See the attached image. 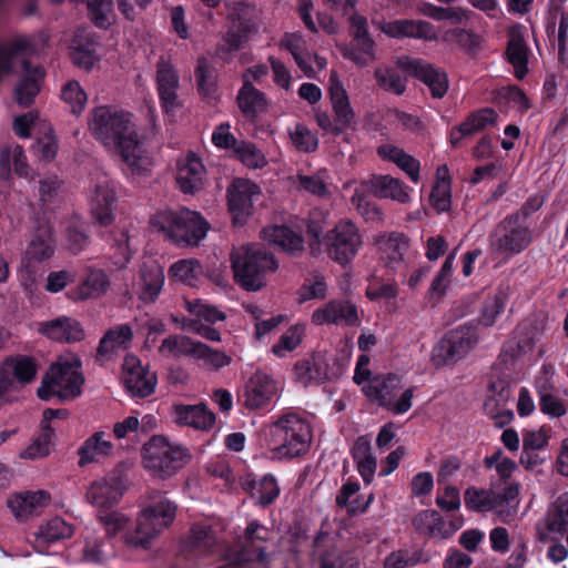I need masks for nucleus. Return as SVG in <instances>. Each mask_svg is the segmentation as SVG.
<instances>
[{
    "label": "nucleus",
    "instance_id": "f257e3e1",
    "mask_svg": "<svg viewBox=\"0 0 568 568\" xmlns=\"http://www.w3.org/2000/svg\"><path fill=\"white\" fill-rule=\"evenodd\" d=\"M88 129L109 152L122 159L131 174L144 175L151 171L153 160L130 112L111 105L97 106L89 114Z\"/></svg>",
    "mask_w": 568,
    "mask_h": 568
},
{
    "label": "nucleus",
    "instance_id": "f03ea898",
    "mask_svg": "<svg viewBox=\"0 0 568 568\" xmlns=\"http://www.w3.org/2000/svg\"><path fill=\"white\" fill-rule=\"evenodd\" d=\"M313 438L312 427L301 412L286 409L273 417L268 426L271 459L287 460L306 454Z\"/></svg>",
    "mask_w": 568,
    "mask_h": 568
},
{
    "label": "nucleus",
    "instance_id": "7ed1b4c3",
    "mask_svg": "<svg viewBox=\"0 0 568 568\" xmlns=\"http://www.w3.org/2000/svg\"><path fill=\"white\" fill-rule=\"evenodd\" d=\"M150 226L180 247L197 246L210 230L209 222L201 213L187 207L159 210L151 216Z\"/></svg>",
    "mask_w": 568,
    "mask_h": 568
},
{
    "label": "nucleus",
    "instance_id": "20e7f679",
    "mask_svg": "<svg viewBox=\"0 0 568 568\" xmlns=\"http://www.w3.org/2000/svg\"><path fill=\"white\" fill-rule=\"evenodd\" d=\"M31 50V42L24 36L4 41L0 44V80L13 71L17 62H22L23 78L19 81L14 90L16 101L23 106L29 105L40 91V82L44 77L41 67H31L26 60V55Z\"/></svg>",
    "mask_w": 568,
    "mask_h": 568
},
{
    "label": "nucleus",
    "instance_id": "39448f33",
    "mask_svg": "<svg viewBox=\"0 0 568 568\" xmlns=\"http://www.w3.org/2000/svg\"><path fill=\"white\" fill-rule=\"evenodd\" d=\"M81 365L80 358L73 353L60 355L43 376L38 396L43 400L54 397L69 400L80 396L84 384Z\"/></svg>",
    "mask_w": 568,
    "mask_h": 568
},
{
    "label": "nucleus",
    "instance_id": "423d86ee",
    "mask_svg": "<svg viewBox=\"0 0 568 568\" xmlns=\"http://www.w3.org/2000/svg\"><path fill=\"white\" fill-rule=\"evenodd\" d=\"M231 262L236 282L251 292L262 290L266 285V276L278 267L274 256L257 244L234 248Z\"/></svg>",
    "mask_w": 568,
    "mask_h": 568
},
{
    "label": "nucleus",
    "instance_id": "0eeeda50",
    "mask_svg": "<svg viewBox=\"0 0 568 568\" xmlns=\"http://www.w3.org/2000/svg\"><path fill=\"white\" fill-rule=\"evenodd\" d=\"M191 460L186 447L164 436H153L143 446V465L151 476L166 479L174 476Z\"/></svg>",
    "mask_w": 568,
    "mask_h": 568
},
{
    "label": "nucleus",
    "instance_id": "6e6552de",
    "mask_svg": "<svg viewBox=\"0 0 568 568\" xmlns=\"http://www.w3.org/2000/svg\"><path fill=\"white\" fill-rule=\"evenodd\" d=\"M530 243V229L526 219L519 214L506 216L489 236L491 253L498 260L496 266L524 252Z\"/></svg>",
    "mask_w": 568,
    "mask_h": 568
},
{
    "label": "nucleus",
    "instance_id": "1a4fd4ad",
    "mask_svg": "<svg viewBox=\"0 0 568 568\" xmlns=\"http://www.w3.org/2000/svg\"><path fill=\"white\" fill-rule=\"evenodd\" d=\"M176 509V505L165 497L151 501L138 515L135 530L125 536V542L148 548L151 541L174 521Z\"/></svg>",
    "mask_w": 568,
    "mask_h": 568
},
{
    "label": "nucleus",
    "instance_id": "9d476101",
    "mask_svg": "<svg viewBox=\"0 0 568 568\" xmlns=\"http://www.w3.org/2000/svg\"><path fill=\"white\" fill-rule=\"evenodd\" d=\"M365 396L393 415L406 414L413 406L414 387L405 388L399 375L374 377L362 387Z\"/></svg>",
    "mask_w": 568,
    "mask_h": 568
},
{
    "label": "nucleus",
    "instance_id": "9b49d317",
    "mask_svg": "<svg viewBox=\"0 0 568 568\" xmlns=\"http://www.w3.org/2000/svg\"><path fill=\"white\" fill-rule=\"evenodd\" d=\"M55 253V239L53 229L49 224H41L32 234L22 256V266L18 276L24 290L32 294L36 288V264L50 260Z\"/></svg>",
    "mask_w": 568,
    "mask_h": 568
},
{
    "label": "nucleus",
    "instance_id": "f8f14e48",
    "mask_svg": "<svg viewBox=\"0 0 568 568\" xmlns=\"http://www.w3.org/2000/svg\"><path fill=\"white\" fill-rule=\"evenodd\" d=\"M363 245V236L357 225L349 219H341L321 240L331 260L341 264H349Z\"/></svg>",
    "mask_w": 568,
    "mask_h": 568
},
{
    "label": "nucleus",
    "instance_id": "ddd939ff",
    "mask_svg": "<svg viewBox=\"0 0 568 568\" xmlns=\"http://www.w3.org/2000/svg\"><path fill=\"white\" fill-rule=\"evenodd\" d=\"M270 536V530L258 521L248 523L241 540V550L234 556L227 552L225 555L226 562L217 568H251L255 559L267 565L268 556L264 544Z\"/></svg>",
    "mask_w": 568,
    "mask_h": 568
},
{
    "label": "nucleus",
    "instance_id": "4468645a",
    "mask_svg": "<svg viewBox=\"0 0 568 568\" xmlns=\"http://www.w3.org/2000/svg\"><path fill=\"white\" fill-rule=\"evenodd\" d=\"M119 184L105 173H99L91 180L88 202L92 217L102 226L110 225L115 219Z\"/></svg>",
    "mask_w": 568,
    "mask_h": 568
},
{
    "label": "nucleus",
    "instance_id": "2eb2a0df",
    "mask_svg": "<svg viewBox=\"0 0 568 568\" xmlns=\"http://www.w3.org/2000/svg\"><path fill=\"white\" fill-rule=\"evenodd\" d=\"M328 95L336 122L333 123L325 113L318 114L316 119L323 130L337 135L355 123V112L351 105L348 93L336 71H331L329 74Z\"/></svg>",
    "mask_w": 568,
    "mask_h": 568
},
{
    "label": "nucleus",
    "instance_id": "dca6fc26",
    "mask_svg": "<svg viewBox=\"0 0 568 568\" xmlns=\"http://www.w3.org/2000/svg\"><path fill=\"white\" fill-rule=\"evenodd\" d=\"M477 328L459 326L450 331L440 343L434 347L432 362L436 367L446 366L463 358L478 342Z\"/></svg>",
    "mask_w": 568,
    "mask_h": 568
},
{
    "label": "nucleus",
    "instance_id": "f3484780",
    "mask_svg": "<svg viewBox=\"0 0 568 568\" xmlns=\"http://www.w3.org/2000/svg\"><path fill=\"white\" fill-rule=\"evenodd\" d=\"M122 383L133 397L144 398L154 393L158 379L140 358L126 355L122 365Z\"/></svg>",
    "mask_w": 568,
    "mask_h": 568
},
{
    "label": "nucleus",
    "instance_id": "a211bd4d",
    "mask_svg": "<svg viewBox=\"0 0 568 568\" xmlns=\"http://www.w3.org/2000/svg\"><path fill=\"white\" fill-rule=\"evenodd\" d=\"M155 84L162 110L174 115L182 106L179 99L180 78L174 65L166 59H161L156 64Z\"/></svg>",
    "mask_w": 568,
    "mask_h": 568
},
{
    "label": "nucleus",
    "instance_id": "6ab92c4d",
    "mask_svg": "<svg viewBox=\"0 0 568 568\" xmlns=\"http://www.w3.org/2000/svg\"><path fill=\"white\" fill-rule=\"evenodd\" d=\"M397 65L408 75L416 77L424 82L434 98H443L448 90V80L445 72L435 69L422 59L402 57Z\"/></svg>",
    "mask_w": 568,
    "mask_h": 568
},
{
    "label": "nucleus",
    "instance_id": "aec40b11",
    "mask_svg": "<svg viewBox=\"0 0 568 568\" xmlns=\"http://www.w3.org/2000/svg\"><path fill=\"white\" fill-rule=\"evenodd\" d=\"M206 170L201 158L189 151L176 160L175 181L184 194H194L205 185Z\"/></svg>",
    "mask_w": 568,
    "mask_h": 568
},
{
    "label": "nucleus",
    "instance_id": "412c9836",
    "mask_svg": "<svg viewBox=\"0 0 568 568\" xmlns=\"http://www.w3.org/2000/svg\"><path fill=\"white\" fill-rule=\"evenodd\" d=\"M260 186L248 179H234L227 189L229 210L235 223H242L251 214Z\"/></svg>",
    "mask_w": 568,
    "mask_h": 568
},
{
    "label": "nucleus",
    "instance_id": "4be33fe9",
    "mask_svg": "<svg viewBox=\"0 0 568 568\" xmlns=\"http://www.w3.org/2000/svg\"><path fill=\"white\" fill-rule=\"evenodd\" d=\"M379 29L389 38H412L426 42L438 41L436 27L426 20L399 19L379 23Z\"/></svg>",
    "mask_w": 568,
    "mask_h": 568
},
{
    "label": "nucleus",
    "instance_id": "5701e85b",
    "mask_svg": "<svg viewBox=\"0 0 568 568\" xmlns=\"http://www.w3.org/2000/svg\"><path fill=\"white\" fill-rule=\"evenodd\" d=\"M277 383L267 374L256 372L247 381L244 389V405L254 410L268 407L278 396Z\"/></svg>",
    "mask_w": 568,
    "mask_h": 568
},
{
    "label": "nucleus",
    "instance_id": "b1692460",
    "mask_svg": "<svg viewBox=\"0 0 568 568\" xmlns=\"http://www.w3.org/2000/svg\"><path fill=\"white\" fill-rule=\"evenodd\" d=\"M311 320L317 326L331 324L353 326L358 323V312L349 301L332 300L317 307Z\"/></svg>",
    "mask_w": 568,
    "mask_h": 568
},
{
    "label": "nucleus",
    "instance_id": "393cba45",
    "mask_svg": "<svg viewBox=\"0 0 568 568\" xmlns=\"http://www.w3.org/2000/svg\"><path fill=\"white\" fill-rule=\"evenodd\" d=\"M489 390L491 395L485 402V412L494 419L496 426L504 427L514 419V412L507 407L511 399L510 385L499 379L489 385Z\"/></svg>",
    "mask_w": 568,
    "mask_h": 568
},
{
    "label": "nucleus",
    "instance_id": "a878e982",
    "mask_svg": "<svg viewBox=\"0 0 568 568\" xmlns=\"http://www.w3.org/2000/svg\"><path fill=\"white\" fill-rule=\"evenodd\" d=\"M37 331L55 342L75 343L82 341L85 336L82 324L69 316L39 322Z\"/></svg>",
    "mask_w": 568,
    "mask_h": 568
},
{
    "label": "nucleus",
    "instance_id": "bb28decb",
    "mask_svg": "<svg viewBox=\"0 0 568 568\" xmlns=\"http://www.w3.org/2000/svg\"><path fill=\"white\" fill-rule=\"evenodd\" d=\"M123 495L121 478L109 474L94 480L87 491V499L98 508L111 507L119 503Z\"/></svg>",
    "mask_w": 568,
    "mask_h": 568
},
{
    "label": "nucleus",
    "instance_id": "cd10ccee",
    "mask_svg": "<svg viewBox=\"0 0 568 568\" xmlns=\"http://www.w3.org/2000/svg\"><path fill=\"white\" fill-rule=\"evenodd\" d=\"M542 526L538 528L539 538L559 539L568 532V494L560 495L548 508Z\"/></svg>",
    "mask_w": 568,
    "mask_h": 568
},
{
    "label": "nucleus",
    "instance_id": "c85d7f7f",
    "mask_svg": "<svg viewBox=\"0 0 568 568\" xmlns=\"http://www.w3.org/2000/svg\"><path fill=\"white\" fill-rule=\"evenodd\" d=\"M164 271L155 262L144 264L133 284L139 298L144 303L154 302L161 293L164 285Z\"/></svg>",
    "mask_w": 568,
    "mask_h": 568
},
{
    "label": "nucleus",
    "instance_id": "c756f323",
    "mask_svg": "<svg viewBox=\"0 0 568 568\" xmlns=\"http://www.w3.org/2000/svg\"><path fill=\"white\" fill-rule=\"evenodd\" d=\"M334 376L326 356L316 353L298 361L294 366V377L303 386L320 384Z\"/></svg>",
    "mask_w": 568,
    "mask_h": 568
},
{
    "label": "nucleus",
    "instance_id": "7c9ffc66",
    "mask_svg": "<svg viewBox=\"0 0 568 568\" xmlns=\"http://www.w3.org/2000/svg\"><path fill=\"white\" fill-rule=\"evenodd\" d=\"M413 526L422 535L447 539L463 526V523H447L436 510H422L414 517Z\"/></svg>",
    "mask_w": 568,
    "mask_h": 568
},
{
    "label": "nucleus",
    "instance_id": "2f4dec72",
    "mask_svg": "<svg viewBox=\"0 0 568 568\" xmlns=\"http://www.w3.org/2000/svg\"><path fill=\"white\" fill-rule=\"evenodd\" d=\"M234 13L236 18L233 19L232 26L224 36V41L230 50H239L242 48L255 29L253 10L248 6L244 3L237 4L234 9Z\"/></svg>",
    "mask_w": 568,
    "mask_h": 568
},
{
    "label": "nucleus",
    "instance_id": "473e14b6",
    "mask_svg": "<svg viewBox=\"0 0 568 568\" xmlns=\"http://www.w3.org/2000/svg\"><path fill=\"white\" fill-rule=\"evenodd\" d=\"M50 501L51 497L45 490L24 491L11 496L8 499V507L16 518L26 519L39 514Z\"/></svg>",
    "mask_w": 568,
    "mask_h": 568
},
{
    "label": "nucleus",
    "instance_id": "72a5a7b5",
    "mask_svg": "<svg viewBox=\"0 0 568 568\" xmlns=\"http://www.w3.org/2000/svg\"><path fill=\"white\" fill-rule=\"evenodd\" d=\"M371 192L379 199H388L400 204L412 201L413 189L402 180L390 175H375L371 179Z\"/></svg>",
    "mask_w": 568,
    "mask_h": 568
},
{
    "label": "nucleus",
    "instance_id": "f704fd0d",
    "mask_svg": "<svg viewBox=\"0 0 568 568\" xmlns=\"http://www.w3.org/2000/svg\"><path fill=\"white\" fill-rule=\"evenodd\" d=\"M72 535V526L61 517H54L39 527L34 534L33 547L37 552L45 554L51 544L70 538Z\"/></svg>",
    "mask_w": 568,
    "mask_h": 568
},
{
    "label": "nucleus",
    "instance_id": "c9c22d12",
    "mask_svg": "<svg viewBox=\"0 0 568 568\" xmlns=\"http://www.w3.org/2000/svg\"><path fill=\"white\" fill-rule=\"evenodd\" d=\"M174 420L184 426L199 430H209L215 424V415L204 404L199 405H175Z\"/></svg>",
    "mask_w": 568,
    "mask_h": 568
},
{
    "label": "nucleus",
    "instance_id": "e433bc0d",
    "mask_svg": "<svg viewBox=\"0 0 568 568\" xmlns=\"http://www.w3.org/2000/svg\"><path fill=\"white\" fill-rule=\"evenodd\" d=\"M0 365L11 379L16 390L19 386L33 382L38 373L36 359L27 355L8 357Z\"/></svg>",
    "mask_w": 568,
    "mask_h": 568
},
{
    "label": "nucleus",
    "instance_id": "4c0bfd02",
    "mask_svg": "<svg viewBox=\"0 0 568 568\" xmlns=\"http://www.w3.org/2000/svg\"><path fill=\"white\" fill-rule=\"evenodd\" d=\"M409 251L408 239L398 233H393L381 242L382 260L390 270H399L406 266Z\"/></svg>",
    "mask_w": 568,
    "mask_h": 568
},
{
    "label": "nucleus",
    "instance_id": "58836bf2",
    "mask_svg": "<svg viewBox=\"0 0 568 568\" xmlns=\"http://www.w3.org/2000/svg\"><path fill=\"white\" fill-rule=\"evenodd\" d=\"M378 155L384 160L396 164L413 183L420 180V163L413 155L393 144H382L377 149Z\"/></svg>",
    "mask_w": 568,
    "mask_h": 568
},
{
    "label": "nucleus",
    "instance_id": "ea45409f",
    "mask_svg": "<svg viewBox=\"0 0 568 568\" xmlns=\"http://www.w3.org/2000/svg\"><path fill=\"white\" fill-rule=\"evenodd\" d=\"M497 113L489 108L471 113L460 125L452 129L449 139L453 145H457L464 136L485 130L496 123Z\"/></svg>",
    "mask_w": 568,
    "mask_h": 568
},
{
    "label": "nucleus",
    "instance_id": "a19ab883",
    "mask_svg": "<svg viewBox=\"0 0 568 568\" xmlns=\"http://www.w3.org/2000/svg\"><path fill=\"white\" fill-rule=\"evenodd\" d=\"M109 287L106 274L101 270H90L87 277L68 293L72 301H85L102 296Z\"/></svg>",
    "mask_w": 568,
    "mask_h": 568
},
{
    "label": "nucleus",
    "instance_id": "79ce46f5",
    "mask_svg": "<svg viewBox=\"0 0 568 568\" xmlns=\"http://www.w3.org/2000/svg\"><path fill=\"white\" fill-rule=\"evenodd\" d=\"M241 486L244 490L250 491L262 506L272 504L280 495L276 478L271 474L264 475L260 480L247 475L241 479Z\"/></svg>",
    "mask_w": 568,
    "mask_h": 568
},
{
    "label": "nucleus",
    "instance_id": "37998d69",
    "mask_svg": "<svg viewBox=\"0 0 568 568\" xmlns=\"http://www.w3.org/2000/svg\"><path fill=\"white\" fill-rule=\"evenodd\" d=\"M262 234L266 242L278 246L290 254H296L304 250V240L302 235L287 226H268L262 231Z\"/></svg>",
    "mask_w": 568,
    "mask_h": 568
},
{
    "label": "nucleus",
    "instance_id": "c03bdc74",
    "mask_svg": "<svg viewBox=\"0 0 568 568\" xmlns=\"http://www.w3.org/2000/svg\"><path fill=\"white\" fill-rule=\"evenodd\" d=\"M94 40L85 30H79L70 44V55L74 64L91 70L97 61Z\"/></svg>",
    "mask_w": 568,
    "mask_h": 568
},
{
    "label": "nucleus",
    "instance_id": "a18cd8bd",
    "mask_svg": "<svg viewBox=\"0 0 568 568\" xmlns=\"http://www.w3.org/2000/svg\"><path fill=\"white\" fill-rule=\"evenodd\" d=\"M352 456L357 470L366 484H369L375 475L377 460L372 454L371 440L366 436L358 437L353 447Z\"/></svg>",
    "mask_w": 568,
    "mask_h": 568
},
{
    "label": "nucleus",
    "instance_id": "49530a36",
    "mask_svg": "<svg viewBox=\"0 0 568 568\" xmlns=\"http://www.w3.org/2000/svg\"><path fill=\"white\" fill-rule=\"evenodd\" d=\"M506 54L508 62L514 68V75L516 79L523 80L529 71V49L521 33L513 32L510 34Z\"/></svg>",
    "mask_w": 568,
    "mask_h": 568
},
{
    "label": "nucleus",
    "instance_id": "de8ad7c7",
    "mask_svg": "<svg viewBox=\"0 0 568 568\" xmlns=\"http://www.w3.org/2000/svg\"><path fill=\"white\" fill-rule=\"evenodd\" d=\"M429 202L437 213L447 212L452 205V183L447 165L436 171V180L429 194Z\"/></svg>",
    "mask_w": 568,
    "mask_h": 568
},
{
    "label": "nucleus",
    "instance_id": "09e8293b",
    "mask_svg": "<svg viewBox=\"0 0 568 568\" xmlns=\"http://www.w3.org/2000/svg\"><path fill=\"white\" fill-rule=\"evenodd\" d=\"M133 338L132 328L128 324H120L110 328L101 338L98 355L110 356L121 349H126Z\"/></svg>",
    "mask_w": 568,
    "mask_h": 568
},
{
    "label": "nucleus",
    "instance_id": "8fccbe9b",
    "mask_svg": "<svg viewBox=\"0 0 568 568\" xmlns=\"http://www.w3.org/2000/svg\"><path fill=\"white\" fill-rule=\"evenodd\" d=\"M105 436L104 432H97L84 442L79 452V464L81 466L100 462L102 458L111 454L113 446L111 442L105 439Z\"/></svg>",
    "mask_w": 568,
    "mask_h": 568
},
{
    "label": "nucleus",
    "instance_id": "3c124183",
    "mask_svg": "<svg viewBox=\"0 0 568 568\" xmlns=\"http://www.w3.org/2000/svg\"><path fill=\"white\" fill-rule=\"evenodd\" d=\"M419 11L424 16L436 21H449L456 24L467 23L474 16V12L468 8L439 7L433 3L423 4Z\"/></svg>",
    "mask_w": 568,
    "mask_h": 568
},
{
    "label": "nucleus",
    "instance_id": "603ef678",
    "mask_svg": "<svg viewBox=\"0 0 568 568\" xmlns=\"http://www.w3.org/2000/svg\"><path fill=\"white\" fill-rule=\"evenodd\" d=\"M84 547L82 559L87 562L102 564L113 556V549H108L109 542L97 536L94 529L87 527L84 530Z\"/></svg>",
    "mask_w": 568,
    "mask_h": 568
},
{
    "label": "nucleus",
    "instance_id": "864d4df0",
    "mask_svg": "<svg viewBox=\"0 0 568 568\" xmlns=\"http://www.w3.org/2000/svg\"><path fill=\"white\" fill-rule=\"evenodd\" d=\"M369 184L371 180L357 184L351 202L366 221H382L384 216L382 210L368 200L367 194L372 193Z\"/></svg>",
    "mask_w": 568,
    "mask_h": 568
},
{
    "label": "nucleus",
    "instance_id": "5fc2aeb1",
    "mask_svg": "<svg viewBox=\"0 0 568 568\" xmlns=\"http://www.w3.org/2000/svg\"><path fill=\"white\" fill-rule=\"evenodd\" d=\"M13 168L14 172L22 178H28L29 168L23 149L20 145H12L2 150L0 154V175L8 179L10 170Z\"/></svg>",
    "mask_w": 568,
    "mask_h": 568
},
{
    "label": "nucleus",
    "instance_id": "6e6d98bb",
    "mask_svg": "<svg viewBox=\"0 0 568 568\" xmlns=\"http://www.w3.org/2000/svg\"><path fill=\"white\" fill-rule=\"evenodd\" d=\"M199 341L186 335H170L159 346V353L165 357L190 356L194 358Z\"/></svg>",
    "mask_w": 568,
    "mask_h": 568
},
{
    "label": "nucleus",
    "instance_id": "4d7b16f0",
    "mask_svg": "<svg viewBox=\"0 0 568 568\" xmlns=\"http://www.w3.org/2000/svg\"><path fill=\"white\" fill-rule=\"evenodd\" d=\"M344 58L359 67L369 64L376 59L375 43L372 38L353 39L352 43L342 48Z\"/></svg>",
    "mask_w": 568,
    "mask_h": 568
},
{
    "label": "nucleus",
    "instance_id": "13d9d810",
    "mask_svg": "<svg viewBox=\"0 0 568 568\" xmlns=\"http://www.w3.org/2000/svg\"><path fill=\"white\" fill-rule=\"evenodd\" d=\"M183 307L200 323L203 321L210 324H215L216 322H223L226 320V314L224 312H222L215 305L210 304L209 302L201 298H185L183 302Z\"/></svg>",
    "mask_w": 568,
    "mask_h": 568
},
{
    "label": "nucleus",
    "instance_id": "bf43d9fd",
    "mask_svg": "<svg viewBox=\"0 0 568 568\" xmlns=\"http://www.w3.org/2000/svg\"><path fill=\"white\" fill-rule=\"evenodd\" d=\"M305 332L306 325L303 323H296L290 326L272 346V353L278 358L285 357L301 345Z\"/></svg>",
    "mask_w": 568,
    "mask_h": 568
},
{
    "label": "nucleus",
    "instance_id": "052dcab7",
    "mask_svg": "<svg viewBox=\"0 0 568 568\" xmlns=\"http://www.w3.org/2000/svg\"><path fill=\"white\" fill-rule=\"evenodd\" d=\"M240 110L246 116H254L266 108V99L263 92L253 84H243L237 94Z\"/></svg>",
    "mask_w": 568,
    "mask_h": 568
},
{
    "label": "nucleus",
    "instance_id": "680f3d73",
    "mask_svg": "<svg viewBox=\"0 0 568 568\" xmlns=\"http://www.w3.org/2000/svg\"><path fill=\"white\" fill-rule=\"evenodd\" d=\"M464 500L466 508L480 513L490 510L497 513L499 503L495 497L494 489L485 490L475 487H470L466 490Z\"/></svg>",
    "mask_w": 568,
    "mask_h": 568
},
{
    "label": "nucleus",
    "instance_id": "e2e57ef3",
    "mask_svg": "<svg viewBox=\"0 0 568 568\" xmlns=\"http://www.w3.org/2000/svg\"><path fill=\"white\" fill-rule=\"evenodd\" d=\"M216 546V537L211 526L205 523L193 525L187 540V547L191 550H199L201 554H209Z\"/></svg>",
    "mask_w": 568,
    "mask_h": 568
},
{
    "label": "nucleus",
    "instance_id": "0e129e2a",
    "mask_svg": "<svg viewBox=\"0 0 568 568\" xmlns=\"http://www.w3.org/2000/svg\"><path fill=\"white\" fill-rule=\"evenodd\" d=\"M203 273L202 265L194 258L180 260L169 270L171 277L190 286H195Z\"/></svg>",
    "mask_w": 568,
    "mask_h": 568
},
{
    "label": "nucleus",
    "instance_id": "69168bd1",
    "mask_svg": "<svg viewBox=\"0 0 568 568\" xmlns=\"http://www.w3.org/2000/svg\"><path fill=\"white\" fill-rule=\"evenodd\" d=\"M359 490V484L357 481H346L343 484L339 494L336 496V503L338 506L347 507L349 513H364L374 500V495L371 494L365 501H361L359 498L351 497L355 496Z\"/></svg>",
    "mask_w": 568,
    "mask_h": 568
},
{
    "label": "nucleus",
    "instance_id": "338daca9",
    "mask_svg": "<svg viewBox=\"0 0 568 568\" xmlns=\"http://www.w3.org/2000/svg\"><path fill=\"white\" fill-rule=\"evenodd\" d=\"M329 217V212L326 209L315 207L310 211L306 230L307 234L313 237L310 243V248L313 253L321 250V240L323 237V230Z\"/></svg>",
    "mask_w": 568,
    "mask_h": 568
},
{
    "label": "nucleus",
    "instance_id": "774afa93",
    "mask_svg": "<svg viewBox=\"0 0 568 568\" xmlns=\"http://www.w3.org/2000/svg\"><path fill=\"white\" fill-rule=\"evenodd\" d=\"M234 154L247 169H262L267 165L264 153L251 142L240 141Z\"/></svg>",
    "mask_w": 568,
    "mask_h": 568
}]
</instances>
